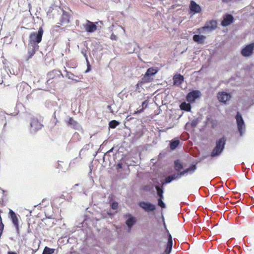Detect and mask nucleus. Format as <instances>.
Instances as JSON below:
<instances>
[{"mask_svg": "<svg viewBox=\"0 0 254 254\" xmlns=\"http://www.w3.org/2000/svg\"><path fill=\"white\" fill-rule=\"evenodd\" d=\"M43 30L42 28H40L38 32H32L29 36V45H33L36 48H39L38 44L41 42Z\"/></svg>", "mask_w": 254, "mask_h": 254, "instance_id": "nucleus-1", "label": "nucleus"}, {"mask_svg": "<svg viewBox=\"0 0 254 254\" xmlns=\"http://www.w3.org/2000/svg\"><path fill=\"white\" fill-rule=\"evenodd\" d=\"M226 138L223 137L216 141V146L213 149L211 156L215 157L219 156L223 152L226 144Z\"/></svg>", "mask_w": 254, "mask_h": 254, "instance_id": "nucleus-2", "label": "nucleus"}, {"mask_svg": "<svg viewBox=\"0 0 254 254\" xmlns=\"http://www.w3.org/2000/svg\"><path fill=\"white\" fill-rule=\"evenodd\" d=\"M197 167L196 165H191L189 168L184 169L181 172L172 174L170 175V177L172 181L179 180L183 177L192 175L195 171Z\"/></svg>", "mask_w": 254, "mask_h": 254, "instance_id": "nucleus-3", "label": "nucleus"}, {"mask_svg": "<svg viewBox=\"0 0 254 254\" xmlns=\"http://www.w3.org/2000/svg\"><path fill=\"white\" fill-rule=\"evenodd\" d=\"M236 122L238 131L241 136H242L245 131V125L241 114L237 112L236 116Z\"/></svg>", "mask_w": 254, "mask_h": 254, "instance_id": "nucleus-4", "label": "nucleus"}, {"mask_svg": "<svg viewBox=\"0 0 254 254\" xmlns=\"http://www.w3.org/2000/svg\"><path fill=\"white\" fill-rule=\"evenodd\" d=\"M254 43H251L245 46L241 50V53L244 57H251L254 53Z\"/></svg>", "mask_w": 254, "mask_h": 254, "instance_id": "nucleus-5", "label": "nucleus"}, {"mask_svg": "<svg viewBox=\"0 0 254 254\" xmlns=\"http://www.w3.org/2000/svg\"><path fill=\"white\" fill-rule=\"evenodd\" d=\"M9 215L11 219L12 222L15 228L16 233L19 234V220L18 217L19 215L17 216L15 212L11 209H9Z\"/></svg>", "mask_w": 254, "mask_h": 254, "instance_id": "nucleus-6", "label": "nucleus"}, {"mask_svg": "<svg viewBox=\"0 0 254 254\" xmlns=\"http://www.w3.org/2000/svg\"><path fill=\"white\" fill-rule=\"evenodd\" d=\"M86 22V24H83L84 30L89 33L94 32L97 28V24H98V22L93 23L88 20H87Z\"/></svg>", "mask_w": 254, "mask_h": 254, "instance_id": "nucleus-7", "label": "nucleus"}, {"mask_svg": "<svg viewBox=\"0 0 254 254\" xmlns=\"http://www.w3.org/2000/svg\"><path fill=\"white\" fill-rule=\"evenodd\" d=\"M139 206L147 212H152L156 209V206L149 202L141 201Z\"/></svg>", "mask_w": 254, "mask_h": 254, "instance_id": "nucleus-8", "label": "nucleus"}, {"mask_svg": "<svg viewBox=\"0 0 254 254\" xmlns=\"http://www.w3.org/2000/svg\"><path fill=\"white\" fill-rule=\"evenodd\" d=\"M201 96V92L199 90H193L189 93L187 96V100L190 102H194L195 100Z\"/></svg>", "mask_w": 254, "mask_h": 254, "instance_id": "nucleus-9", "label": "nucleus"}, {"mask_svg": "<svg viewBox=\"0 0 254 254\" xmlns=\"http://www.w3.org/2000/svg\"><path fill=\"white\" fill-rule=\"evenodd\" d=\"M28 88V85L24 82L20 83L17 85L18 93L21 95H26L27 93Z\"/></svg>", "mask_w": 254, "mask_h": 254, "instance_id": "nucleus-10", "label": "nucleus"}, {"mask_svg": "<svg viewBox=\"0 0 254 254\" xmlns=\"http://www.w3.org/2000/svg\"><path fill=\"white\" fill-rule=\"evenodd\" d=\"M217 27V22L215 20H211L208 22H207L205 26L202 28L208 32H211L214 30Z\"/></svg>", "mask_w": 254, "mask_h": 254, "instance_id": "nucleus-11", "label": "nucleus"}, {"mask_svg": "<svg viewBox=\"0 0 254 254\" xmlns=\"http://www.w3.org/2000/svg\"><path fill=\"white\" fill-rule=\"evenodd\" d=\"M217 98L220 102L226 103L231 98V95L226 92H219L217 94Z\"/></svg>", "mask_w": 254, "mask_h": 254, "instance_id": "nucleus-12", "label": "nucleus"}, {"mask_svg": "<svg viewBox=\"0 0 254 254\" xmlns=\"http://www.w3.org/2000/svg\"><path fill=\"white\" fill-rule=\"evenodd\" d=\"M30 126L31 128V131H35L41 129L43 125L38 122L36 119H32L30 123Z\"/></svg>", "mask_w": 254, "mask_h": 254, "instance_id": "nucleus-13", "label": "nucleus"}, {"mask_svg": "<svg viewBox=\"0 0 254 254\" xmlns=\"http://www.w3.org/2000/svg\"><path fill=\"white\" fill-rule=\"evenodd\" d=\"M173 246L172 237L170 233H168V240L166 249L162 254H170L171 252Z\"/></svg>", "mask_w": 254, "mask_h": 254, "instance_id": "nucleus-14", "label": "nucleus"}, {"mask_svg": "<svg viewBox=\"0 0 254 254\" xmlns=\"http://www.w3.org/2000/svg\"><path fill=\"white\" fill-rule=\"evenodd\" d=\"M234 20L233 16L231 14H226L221 22V25L223 26H227L233 23Z\"/></svg>", "mask_w": 254, "mask_h": 254, "instance_id": "nucleus-15", "label": "nucleus"}, {"mask_svg": "<svg viewBox=\"0 0 254 254\" xmlns=\"http://www.w3.org/2000/svg\"><path fill=\"white\" fill-rule=\"evenodd\" d=\"M190 7L191 11L194 13H198L201 11L200 6L193 0L190 1Z\"/></svg>", "mask_w": 254, "mask_h": 254, "instance_id": "nucleus-16", "label": "nucleus"}, {"mask_svg": "<svg viewBox=\"0 0 254 254\" xmlns=\"http://www.w3.org/2000/svg\"><path fill=\"white\" fill-rule=\"evenodd\" d=\"M68 126L75 129H79L81 128L80 125L75 121H74L72 118H69L68 121H67Z\"/></svg>", "mask_w": 254, "mask_h": 254, "instance_id": "nucleus-17", "label": "nucleus"}, {"mask_svg": "<svg viewBox=\"0 0 254 254\" xmlns=\"http://www.w3.org/2000/svg\"><path fill=\"white\" fill-rule=\"evenodd\" d=\"M127 217L128 219L126 221V224L127 225L129 230L135 223L136 220L135 218L132 216L130 214H127Z\"/></svg>", "mask_w": 254, "mask_h": 254, "instance_id": "nucleus-18", "label": "nucleus"}, {"mask_svg": "<svg viewBox=\"0 0 254 254\" xmlns=\"http://www.w3.org/2000/svg\"><path fill=\"white\" fill-rule=\"evenodd\" d=\"M184 77L181 74L176 75L173 77L174 84L176 85H180L184 81Z\"/></svg>", "mask_w": 254, "mask_h": 254, "instance_id": "nucleus-19", "label": "nucleus"}, {"mask_svg": "<svg viewBox=\"0 0 254 254\" xmlns=\"http://www.w3.org/2000/svg\"><path fill=\"white\" fill-rule=\"evenodd\" d=\"M158 72V70L156 67L149 68L146 72L144 78H148V77L155 75Z\"/></svg>", "mask_w": 254, "mask_h": 254, "instance_id": "nucleus-20", "label": "nucleus"}, {"mask_svg": "<svg viewBox=\"0 0 254 254\" xmlns=\"http://www.w3.org/2000/svg\"><path fill=\"white\" fill-rule=\"evenodd\" d=\"M174 168L178 173L181 172L183 169V164L180 160H177L174 161Z\"/></svg>", "mask_w": 254, "mask_h": 254, "instance_id": "nucleus-21", "label": "nucleus"}, {"mask_svg": "<svg viewBox=\"0 0 254 254\" xmlns=\"http://www.w3.org/2000/svg\"><path fill=\"white\" fill-rule=\"evenodd\" d=\"M69 22V15L68 13L65 11H63V14L61 18V23H68Z\"/></svg>", "mask_w": 254, "mask_h": 254, "instance_id": "nucleus-22", "label": "nucleus"}, {"mask_svg": "<svg viewBox=\"0 0 254 254\" xmlns=\"http://www.w3.org/2000/svg\"><path fill=\"white\" fill-rule=\"evenodd\" d=\"M206 39V37L203 35H194L193 36V40L198 44H202Z\"/></svg>", "mask_w": 254, "mask_h": 254, "instance_id": "nucleus-23", "label": "nucleus"}, {"mask_svg": "<svg viewBox=\"0 0 254 254\" xmlns=\"http://www.w3.org/2000/svg\"><path fill=\"white\" fill-rule=\"evenodd\" d=\"M180 107L181 110L186 111H190L191 109V106L190 104L186 102H183L181 104Z\"/></svg>", "mask_w": 254, "mask_h": 254, "instance_id": "nucleus-24", "label": "nucleus"}, {"mask_svg": "<svg viewBox=\"0 0 254 254\" xmlns=\"http://www.w3.org/2000/svg\"><path fill=\"white\" fill-rule=\"evenodd\" d=\"M57 71H52L48 73L47 76L48 79L47 81L48 84H50L52 83L51 79H54L55 77L56 74L57 73Z\"/></svg>", "mask_w": 254, "mask_h": 254, "instance_id": "nucleus-25", "label": "nucleus"}, {"mask_svg": "<svg viewBox=\"0 0 254 254\" xmlns=\"http://www.w3.org/2000/svg\"><path fill=\"white\" fill-rule=\"evenodd\" d=\"M180 143V140L179 139H176L174 140H172L170 143V147L171 150H173L175 149Z\"/></svg>", "mask_w": 254, "mask_h": 254, "instance_id": "nucleus-26", "label": "nucleus"}, {"mask_svg": "<svg viewBox=\"0 0 254 254\" xmlns=\"http://www.w3.org/2000/svg\"><path fill=\"white\" fill-rule=\"evenodd\" d=\"M81 53L84 56V58H85V59L86 60L87 65V70L86 71V72H87L89 71L90 70V65L88 59V57H87V55L86 54V50H84V49H82L81 50Z\"/></svg>", "mask_w": 254, "mask_h": 254, "instance_id": "nucleus-27", "label": "nucleus"}, {"mask_svg": "<svg viewBox=\"0 0 254 254\" xmlns=\"http://www.w3.org/2000/svg\"><path fill=\"white\" fill-rule=\"evenodd\" d=\"M38 48H36L33 45H30V48L28 50V54L29 55V58H31L35 54L36 50Z\"/></svg>", "mask_w": 254, "mask_h": 254, "instance_id": "nucleus-28", "label": "nucleus"}, {"mask_svg": "<svg viewBox=\"0 0 254 254\" xmlns=\"http://www.w3.org/2000/svg\"><path fill=\"white\" fill-rule=\"evenodd\" d=\"M147 104L148 102L147 100H145L144 102H143L141 105L142 108L139 110H138L137 111L135 112V113L138 114L142 113L143 111V110L147 107Z\"/></svg>", "mask_w": 254, "mask_h": 254, "instance_id": "nucleus-29", "label": "nucleus"}, {"mask_svg": "<svg viewBox=\"0 0 254 254\" xmlns=\"http://www.w3.org/2000/svg\"><path fill=\"white\" fill-rule=\"evenodd\" d=\"M155 188H156L157 192V194L160 197L159 198H163L164 197H163V189H161V188H160L159 186H156L155 187Z\"/></svg>", "mask_w": 254, "mask_h": 254, "instance_id": "nucleus-30", "label": "nucleus"}, {"mask_svg": "<svg viewBox=\"0 0 254 254\" xmlns=\"http://www.w3.org/2000/svg\"><path fill=\"white\" fill-rule=\"evenodd\" d=\"M54 249L46 247L44 250L43 254H52L54 253Z\"/></svg>", "mask_w": 254, "mask_h": 254, "instance_id": "nucleus-31", "label": "nucleus"}, {"mask_svg": "<svg viewBox=\"0 0 254 254\" xmlns=\"http://www.w3.org/2000/svg\"><path fill=\"white\" fill-rule=\"evenodd\" d=\"M119 124V122L115 121V120H113L112 121H111L110 123H109V127L112 128H114L115 127H116Z\"/></svg>", "mask_w": 254, "mask_h": 254, "instance_id": "nucleus-32", "label": "nucleus"}, {"mask_svg": "<svg viewBox=\"0 0 254 254\" xmlns=\"http://www.w3.org/2000/svg\"><path fill=\"white\" fill-rule=\"evenodd\" d=\"M162 199L163 198H159L158 199V204L162 208H165L166 205L163 202L162 200Z\"/></svg>", "mask_w": 254, "mask_h": 254, "instance_id": "nucleus-33", "label": "nucleus"}, {"mask_svg": "<svg viewBox=\"0 0 254 254\" xmlns=\"http://www.w3.org/2000/svg\"><path fill=\"white\" fill-rule=\"evenodd\" d=\"M65 71L66 73L65 76L68 79H73V77H74L75 75L74 74H73L72 73L67 71L66 70H65Z\"/></svg>", "mask_w": 254, "mask_h": 254, "instance_id": "nucleus-34", "label": "nucleus"}, {"mask_svg": "<svg viewBox=\"0 0 254 254\" xmlns=\"http://www.w3.org/2000/svg\"><path fill=\"white\" fill-rule=\"evenodd\" d=\"M111 207L114 210H116L118 208V203L116 202H113L111 204Z\"/></svg>", "mask_w": 254, "mask_h": 254, "instance_id": "nucleus-35", "label": "nucleus"}, {"mask_svg": "<svg viewBox=\"0 0 254 254\" xmlns=\"http://www.w3.org/2000/svg\"><path fill=\"white\" fill-rule=\"evenodd\" d=\"M0 119L1 120H5V113L1 111H0Z\"/></svg>", "mask_w": 254, "mask_h": 254, "instance_id": "nucleus-36", "label": "nucleus"}, {"mask_svg": "<svg viewBox=\"0 0 254 254\" xmlns=\"http://www.w3.org/2000/svg\"><path fill=\"white\" fill-rule=\"evenodd\" d=\"M171 181H172V179H171L170 176H169L167 177H166L165 180V183L168 184L170 183Z\"/></svg>", "mask_w": 254, "mask_h": 254, "instance_id": "nucleus-37", "label": "nucleus"}, {"mask_svg": "<svg viewBox=\"0 0 254 254\" xmlns=\"http://www.w3.org/2000/svg\"><path fill=\"white\" fill-rule=\"evenodd\" d=\"M222 1L225 3H229L231 2L236 1V0H222Z\"/></svg>", "mask_w": 254, "mask_h": 254, "instance_id": "nucleus-38", "label": "nucleus"}, {"mask_svg": "<svg viewBox=\"0 0 254 254\" xmlns=\"http://www.w3.org/2000/svg\"><path fill=\"white\" fill-rule=\"evenodd\" d=\"M110 39L111 40H117V37L115 34H112L111 35Z\"/></svg>", "mask_w": 254, "mask_h": 254, "instance_id": "nucleus-39", "label": "nucleus"}, {"mask_svg": "<svg viewBox=\"0 0 254 254\" xmlns=\"http://www.w3.org/2000/svg\"><path fill=\"white\" fill-rule=\"evenodd\" d=\"M80 78L79 76H75L74 77H73L72 80L75 81L76 82H79Z\"/></svg>", "mask_w": 254, "mask_h": 254, "instance_id": "nucleus-40", "label": "nucleus"}, {"mask_svg": "<svg viewBox=\"0 0 254 254\" xmlns=\"http://www.w3.org/2000/svg\"><path fill=\"white\" fill-rule=\"evenodd\" d=\"M122 163H119L118 165H117V168H122Z\"/></svg>", "mask_w": 254, "mask_h": 254, "instance_id": "nucleus-41", "label": "nucleus"}, {"mask_svg": "<svg viewBox=\"0 0 254 254\" xmlns=\"http://www.w3.org/2000/svg\"><path fill=\"white\" fill-rule=\"evenodd\" d=\"M8 254H16L15 252H8Z\"/></svg>", "mask_w": 254, "mask_h": 254, "instance_id": "nucleus-42", "label": "nucleus"}, {"mask_svg": "<svg viewBox=\"0 0 254 254\" xmlns=\"http://www.w3.org/2000/svg\"><path fill=\"white\" fill-rule=\"evenodd\" d=\"M0 224H3L1 217H0Z\"/></svg>", "mask_w": 254, "mask_h": 254, "instance_id": "nucleus-43", "label": "nucleus"}, {"mask_svg": "<svg viewBox=\"0 0 254 254\" xmlns=\"http://www.w3.org/2000/svg\"><path fill=\"white\" fill-rule=\"evenodd\" d=\"M113 149H114V148H111V149L109 151V152H112V151H113Z\"/></svg>", "mask_w": 254, "mask_h": 254, "instance_id": "nucleus-44", "label": "nucleus"}, {"mask_svg": "<svg viewBox=\"0 0 254 254\" xmlns=\"http://www.w3.org/2000/svg\"><path fill=\"white\" fill-rule=\"evenodd\" d=\"M191 125H192V126H193V125H195V124H194V122H192L191 123Z\"/></svg>", "mask_w": 254, "mask_h": 254, "instance_id": "nucleus-45", "label": "nucleus"}, {"mask_svg": "<svg viewBox=\"0 0 254 254\" xmlns=\"http://www.w3.org/2000/svg\"><path fill=\"white\" fill-rule=\"evenodd\" d=\"M6 122L4 123V126L6 125Z\"/></svg>", "mask_w": 254, "mask_h": 254, "instance_id": "nucleus-46", "label": "nucleus"}]
</instances>
